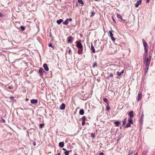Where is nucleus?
Returning a JSON list of instances; mask_svg holds the SVG:
<instances>
[{
	"instance_id": "1",
	"label": "nucleus",
	"mask_w": 155,
	"mask_h": 155,
	"mask_svg": "<svg viewBox=\"0 0 155 155\" xmlns=\"http://www.w3.org/2000/svg\"><path fill=\"white\" fill-rule=\"evenodd\" d=\"M145 58H144V62L146 63V66H149L150 64V61L151 60V56L150 55L149 58L147 57V56H146V54L144 53Z\"/></svg>"
},
{
	"instance_id": "2",
	"label": "nucleus",
	"mask_w": 155,
	"mask_h": 155,
	"mask_svg": "<svg viewBox=\"0 0 155 155\" xmlns=\"http://www.w3.org/2000/svg\"><path fill=\"white\" fill-rule=\"evenodd\" d=\"M142 41L143 43V46L144 47L145 53L146 54V56H147V53L148 49V47L145 41L143 39H142Z\"/></svg>"
},
{
	"instance_id": "3",
	"label": "nucleus",
	"mask_w": 155,
	"mask_h": 155,
	"mask_svg": "<svg viewBox=\"0 0 155 155\" xmlns=\"http://www.w3.org/2000/svg\"><path fill=\"white\" fill-rule=\"evenodd\" d=\"M44 72V71L43 68H40L38 71V73L40 74V76H41L43 75Z\"/></svg>"
},
{
	"instance_id": "4",
	"label": "nucleus",
	"mask_w": 155,
	"mask_h": 155,
	"mask_svg": "<svg viewBox=\"0 0 155 155\" xmlns=\"http://www.w3.org/2000/svg\"><path fill=\"white\" fill-rule=\"evenodd\" d=\"M76 46L78 48H82V46L81 42H77Z\"/></svg>"
},
{
	"instance_id": "5",
	"label": "nucleus",
	"mask_w": 155,
	"mask_h": 155,
	"mask_svg": "<svg viewBox=\"0 0 155 155\" xmlns=\"http://www.w3.org/2000/svg\"><path fill=\"white\" fill-rule=\"evenodd\" d=\"M109 33L110 36L112 40L113 41H115V39H114V38L113 37V34L112 32L111 31H109Z\"/></svg>"
},
{
	"instance_id": "6",
	"label": "nucleus",
	"mask_w": 155,
	"mask_h": 155,
	"mask_svg": "<svg viewBox=\"0 0 155 155\" xmlns=\"http://www.w3.org/2000/svg\"><path fill=\"white\" fill-rule=\"evenodd\" d=\"M141 1L139 0L137 1L136 3L135 4V6L136 7H137L141 3Z\"/></svg>"
},
{
	"instance_id": "7",
	"label": "nucleus",
	"mask_w": 155,
	"mask_h": 155,
	"mask_svg": "<svg viewBox=\"0 0 155 155\" xmlns=\"http://www.w3.org/2000/svg\"><path fill=\"white\" fill-rule=\"evenodd\" d=\"M31 102L32 104H36L38 103V101L37 99H31Z\"/></svg>"
},
{
	"instance_id": "8",
	"label": "nucleus",
	"mask_w": 155,
	"mask_h": 155,
	"mask_svg": "<svg viewBox=\"0 0 155 155\" xmlns=\"http://www.w3.org/2000/svg\"><path fill=\"white\" fill-rule=\"evenodd\" d=\"M43 67L44 68L45 70L46 71H48L49 68L48 66V65L47 64H45L43 65Z\"/></svg>"
},
{
	"instance_id": "9",
	"label": "nucleus",
	"mask_w": 155,
	"mask_h": 155,
	"mask_svg": "<svg viewBox=\"0 0 155 155\" xmlns=\"http://www.w3.org/2000/svg\"><path fill=\"white\" fill-rule=\"evenodd\" d=\"M74 38L73 37L69 36L68 37V43H72L73 42Z\"/></svg>"
},
{
	"instance_id": "10",
	"label": "nucleus",
	"mask_w": 155,
	"mask_h": 155,
	"mask_svg": "<svg viewBox=\"0 0 155 155\" xmlns=\"http://www.w3.org/2000/svg\"><path fill=\"white\" fill-rule=\"evenodd\" d=\"M129 116H130V118H132L134 117L133 115V111H131L128 114Z\"/></svg>"
},
{
	"instance_id": "11",
	"label": "nucleus",
	"mask_w": 155,
	"mask_h": 155,
	"mask_svg": "<svg viewBox=\"0 0 155 155\" xmlns=\"http://www.w3.org/2000/svg\"><path fill=\"white\" fill-rule=\"evenodd\" d=\"M142 98V94H138V98L137 99V101H138L140 100Z\"/></svg>"
},
{
	"instance_id": "12",
	"label": "nucleus",
	"mask_w": 155,
	"mask_h": 155,
	"mask_svg": "<svg viewBox=\"0 0 155 155\" xmlns=\"http://www.w3.org/2000/svg\"><path fill=\"white\" fill-rule=\"evenodd\" d=\"M65 105L64 104H62L60 107V108L61 110H63L65 109Z\"/></svg>"
},
{
	"instance_id": "13",
	"label": "nucleus",
	"mask_w": 155,
	"mask_h": 155,
	"mask_svg": "<svg viewBox=\"0 0 155 155\" xmlns=\"http://www.w3.org/2000/svg\"><path fill=\"white\" fill-rule=\"evenodd\" d=\"M64 143L63 142H60L59 143V146L60 147H63L64 146Z\"/></svg>"
},
{
	"instance_id": "14",
	"label": "nucleus",
	"mask_w": 155,
	"mask_h": 155,
	"mask_svg": "<svg viewBox=\"0 0 155 155\" xmlns=\"http://www.w3.org/2000/svg\"><path fill=\"white\" fill-rule=\"evenodd\" d=\"M82 50L83 48H78V52L80 54H81L82 53Z\"/></svg>"
},
{
	"instance_id": "15",
	"label": "nucleus",
	"mask_w": 155,
	"mask_h": 155,
	"mask_svg": "<svg viewBox=\"0 0 155 155\" xmlns=\"http://www.w3.org/2000/svg\"><path fill=\"white\" fill-rule=\"evenodd\" d=\"M117 17L118 18H120L122 20L124 21V20L122 18L121 16L120 15H119L118 13H117Z\"/></svg>"
},
{
	"instance_id": "16",
	"label": "nucleus",
	"mask_w": 155,
	"mask_h": 155,
	"mask_svg": "<svg viewBox=\"0 0 155 155\" xmlns=\"http://www.w3.org/2000/svg\"><path fill=\"white\" fill-rule=\"evenodd\" d=\"M91 49L92 50L93 52L94 53L95 52V49H94L93 45H92V44L91 46Z\"/></svg>"
},
{
	"instance_id": "17",
	"label": "nucleus",
	"mask_w": 155,
	"mask_h": 155,
	"mask_svg": "<svg viewBox=\"0 0 155 155\" xmlns=\"http://www.w3.org/2000/svg\"><path fill=\"white\" fill-rule=\"evenodd\" d=\"M84 113V111L83 109H81L79 111V114L81 115H83Z\"/></svg>"
},
{
	"instance_id": "18",
	"label": "nucleus",
	"mask_w": 155,
	"mask_h": 155,
	"mask_svg": "<svg viewBox=\"0 0 155 155\" xmlns=\"http://www.w3.org/2000/svg\"><path fill=\"white\" fill-rule=\"evenodd\" d=\"M124 71L123 70H122V71L120 72H117V74L118 76H120L122 74L124 73Z\"/></svg>"
},
{
	"instance_id": "19",
	"label": "nucleus",
	"mask_w": 155,
	"mask_h": 155,
	"mask_svg": "<svg viewBox=\"0 0 155 155\" xmlns=\"http://www.w3.org/2000/svg\"><path fill=\"white\" fill-rule=\"evenodd\" d=\"M114 124H115L116 126L118 127L119 126L120 122L119 121H116L114 122Z\"/></svg>"
},
{
	"instance_id": "20",
	"label": "nucleus",
	"mask_w": 155,
	"mask_h": 155,
	"mask_svg": "<svg viewBox=\"0 0 155 155\" xmlns=\"http://www.w3.org/2000/svg\"><path fill=\"white\" fill-rule=\"evenodd\" d=\"M63 20L61 19H60L59 20H58L57 21V23L58 24H60L62 21Z\"/></svg>"
},
{
	"instance_id": "21",
	"label": "nucleus",
	"mask_w": 155,
	"mask_h": 155,
	"mask_svg": "<svg viewBox=\"0 0 155 155\" xmlns=\"http://www.w3.org/2000/svg\"><path fill=\"white\" fill-rule=\"evenodd\" d=\"M129 123L130 124H133V121L132 119L130 118L129 119Z\"/></svg>"
},
{
	"instance_id": "22",
	"label": "nucleus",
	"mask_w": 155,
	"mask_h": 155,
	"mask_svg": "<svg viewBox=\"0 0 155 155\" xmlns=\"http://www.w3.org/2000/svg\"><path fill=\"white\" fill-rule=\"evenodd\" d=\"M78 2L79 3L81 4L82 5H83L84 4L82 0H78Z\"/></svg>"
},
{
	"instance_id": "23",
	"label": "nucleus",
	"mask_w": 155,
	"mask_h": 155,
	"mask_svg": "<svg viewBox=\"0 0 155 155\" xmlns=\"http://www.w3.org/2000/svg\"><path fill=\"white\" fill-rule=\"evenodd\" d=\"M127 119L125 118L123 121V126L125 124L126 121Z\"/></svg>"
},
{
	"instance_id": "24",
	"label": "nucleus",
	"mask_w": 155,
	"mask_h": 155,
	"mask_svg": "<svg viewBox=\"0 0 155 155\" xmlns=\"http://www.w3.org/2000/svg\"><path fill=\"white\" fill-rule=\"evenodd\" d=\"M63 23L65 25H67L68 24V19H67L64 22H63Z\"/></svg>"
},
{
	"instance_id": "25",
	"label": "nucleus",
	"mask_w": 155,
	"mask_h": 155,
	"mask_svg": "<svg viewBox=\"0 0 155 155\" xmlns=\"http://www.w3.org/2000/svg\"><path fill=\"white\" fill-rule=\"evenodd\" d=\"M134 153V151L133 150H130L129 152L128 155H130Z\"/></svg>"
},
{
	"instance_id": "26",
	"label": "nucleus",
	"mask_w": 155,
	"mask_h": 155,
	"mask_svg": "<svg viewBox=\"0 0 155 155\" xmlns=\"http://www.w3.org/2000/svg\"><path fill=\"white\" fill-rule=\"evenodd\" d=\"M108 74L109 76V77H113V74L111 73L108 72Z\"/></svg>"
},
{
	"instance_id": "27",
	"label": "nucleus",
	"mask_w": 155,
	"mask_h": 155,
	"mask_svg": "<svg viewBox=\"0 0 155 155\" xmlns=\"http://www.w3.org/2000/svg\"><path fill=\"white\" fill-rule=\"evenodd\" d=\"M130 124L129 123H128L126 126V127L127 128L129 127H130Z\"/></svg>"
},
{
	"instance_id": "28",
	"label": "nucleus",
	"mask_w": 155,
	"mask_h": 155,
	"mask_svg": "<svg viewBox=\"0 0 155 155\" xmlns=\"http://www.w3.org/2000/svg\"><path fill=\"white\" fill-rule=\"evenodd\" d=\"M146 68L145 69V73H147L148 71V68H149V66H146Z\"/></svg>"
},
{
	"instance_id": "29",
	"label": "nucleus",
	"mask_w": 155,
	"mask_h": 155,
	"mask_svg": "<svg viewBox=\"0 0 155 155\" xmlns=\"http://www.w3.org/2000/svg\"><path fill=\"white\" fill-rule=\"evenodd\" d=\"M103 101L105 102H108V100L107 98H103Z\"/></svg>"
},
{
	"instance_id": "30",
	"label": "nucleus",
	"mask_w": 155,
	"mask_h": 155,
	"mask_svg": "<svg viewBox=\"0 0 155 155\" xmlns=\"http://www.w3.org/2000/svg\"><path fill=\"white\" fill-rule=\"evenodd\" d=\"M21 28L22 31H24L25 29V27L23 26H21Z\"/></svg>"
},
{
	"instance_id": "31",
	"label": "nucleus",
	"mask_w": 155,
	"mask_h": 155,
	"mask_svg": "<svg viewBox=\"0 0 155 155\" xmlns=\"http://www.w3.org/2000/svg\"><path fill=\"white\" fill-rule=\"evenodd\" d=\"M44 125V124H40L39 127L40 128H42Z\"/></svg>"
},
{
	"instance_id": "32",
	"label": "nucleus",
	"mask_w": 155,
	"mask_h": 155,
	"mask_svg": "<svg viewBox=\"0 0 155 155\" xmlns=\"http://www.w3.org/2000/svg\"><path fill=\"white\" fill-rule=\"evenodd\" d=\"M97 66V64L96 63H94L93 65V68H95L96 66Z\"/></svg>"
},
{
	"instance_id": "33",
	"label": "nucleus",
	"mask_w": 155,
	"mask_h": 155,
	"mask_svg": "<svg viewBox=\"0 0 155 155\" xmlns=\"http://www.w3.org/2000/svg\"><path fill=\"white\" fill-rule=\"evenodd\" d=\"M86 117H85V116H84L83 117H82V120L83 121H85V120H86Z\"/></svg>"
},
{
	"instance_id": "34",
	"label": "nucleus",
	"mask_w": 155,
	"mask_h": 155,
	"mask_svg": "<svg viewBox=\"0 0 155 155\" xmlns=\"http://www.w3.org/2000/svg\"><path fill=\"white\" fill-rule=\"evenodd\" d=\"M91 137H92L93 138L94 137L95 135H94V134L93 133L91 134Z\"/></svg>"
},
{
	"instance_id": "35",
	"label": "nucleus",
	"mask_w": 155,
	"mask_h": 155,
	"mask_svg": "<svg viewBox=\"0 0 155 155\" xmlns=\"http://www.w3.org/2000/svg\"><path fill=\"white\" fill-rule=\"evenodd\" d=\"M64 153L65 155H68V150H66L64 152Z\"/></svg>"
},
{
	"instance_id": "36",
	"label": "nucleus",
	"mask_w": 155,
	"mask_h": 155,
	"mask_svg": "<svg viewBox=\"0 0 155 155\" xmlns=\"http://www.w3.org/2000/svg\"><path fill=\"white\" fill-rule=\"evenodd\" d=\"M91 16H93L94 15L95 13H94V12H91Z\"/></svg>"
},
{
	"instance_id": "37",
	"label": "nucleus",
	"mask_w": 155,
	"mask_h": 155,
	"mask_svg": "<svg viewBox=\"0 0 155 155\" xmlns=\"http://www.w3.org/2000/svg\"><path fill=\"white\" fill-rule=\"evenodd\" d=\"M10 98L11 100L13 101L14 100V97H10Z\"/></svg>"
},
{
	"instance_id": "38",
	"label": "nucleus",
	"mask_w": 155,
	"mask_h": 155,
	"mask_svg": "<svg viewBox=\"0 0 155 155\" xmlns=\"http://www.w3.org/2000/svg\"><path fill=\"white\" fill-rule=\"evenodd\" d=\"M85 124V121H82V124L83 126Z\"/></svg>"
},
{
	"instance_id": "39",
	"label": "nucleus",
	"mask_w": 155,
	"mask_h": 155,
	"mask_svg": "<svg viewBox=\"0 0 155 155\" xmlns=\"http://www.w3.org/2000/svg\"><path fill=\"white\" fill-rule=\"evenodd\" d=\"M49 46L50 47H53V45L51 44H50L49 45Z\"/></svg>"
},
{
	"instance_id": "40",
	"label": "nucleus",
	"mask_w": 155,
	"mask_h": 155,
	"mask_svg": "<svg viewBox=\"0 0 155 155\" xmlns=\"http://www.w3.org/2000/svg\"><path fill=\"white\" fill-rule=\"evenodd\" d=\"M110 109V108L109 106L107 107V110H109Z\"/></svg>"
},
{
	"instance_id": "41",
	"label": "nucleus",
	"mask_w": 155,
	"mask_h": 155,
	"mask_svg": "<svg viewBox=\"0 0 155 155\" xmlns=\"http://www.w3.org/2000/svg\"><path fill=\"white\" fill-rule=\"evenodd\" d=\"M99 155H104V153L103 152H101L99 153Z\"/></svg>"
},
{
	"instance_id": "42",
	"label": "nucleus",
	"mask_w": 155,
	"mask_h": 155,
	"mask_svg": "<svg viewBox=\"0 0 155 155\" xmlns=\"http://www.w3.org/2000/svg\"><path fill=\"white\" fill-rule=\"evenodd\" d=\"M3 16L2 13L1 12H0V16L2 17Z\"/></svg>"
},
{
	"instance_id": "43",
	"label": "nucleus",
	"mask_w": 155,
	"mask_h": 155,
	"mask_svg": "<svg viewBox=\"0 0 155 155\" xmlns=\"http://www.w3.org/2000/svg\"><path fill=\"white\" fill-rule=\"evenodd\" d=\"M72 20V19L71 18H68V21H71Z\"/></svg>"
},
{
	"instance_id": "44",
	"label": "nucleus",
	"mask_w": 155,
	"mask_h": 155,
	"mask_svg": "<svg viewBox=\"0 0 155 155\" xmlns=\"http://www.w3.org/2000/svg\"><path fill=\"white\" fill-rule=\"evenodd\" d=\"M2 121H3L4 122H5V120L2 118Z\"/></svg>"
},
{
	"instance_id": "45",
	"label": "nucleus",
	"mask_w": 155,
	"mask_h": 155,
	"mask_svg": "<svg viewBox=\"0 0 155 155\" xmlns=\"http://www.w3.org/2000/svg\"><path fill=\"white\" fill-rule=\"evenodd\" d=\"M150 0H147V3H148L150 2Z\"/></svg>"
},
{
	"instance_id": "46",
	"label": "nucleus",
	"mask_w": 155,
	"mask_h": 155,
	"mask_svg": "<svg viewBox=\"0 0 155 155\" xmlns=\"http://www.w3.org/2000/svg\"><path fill=\"white\" fill-rule=\"evenodd\" d=\"M112 19L114 21V22L115 23L116 22H115V19H114L113 17L112 18Z\"/></svg>"
},
{
	"instance_id": "47",
	"label": "nucleus",
	"mask_w": 155,
	"mask_h": 155,
	"mask_svg": "<svg viewBox=\"0 0 155 155\" xmlns=\"http://www.w3.org/2000/svg\"><path fill=\"white\" fill-rule=\"evenodd\" d=\"M70 51H71V50L70 49L69 50H68V53L69 54H70Z\"/></svg>"
},
{
	"instance_id": "48",
	"label": "nucleus",
	"mask_w": 155,
	"mask_h": 155,
	"mask_svg": "<svg viewBox=\"0 0 155 155\" xmlns=\"http://www.w3.org/2000/svg\"><path fill=\"white\" fill-rule=\"evenodd\" d=\"M110 77H109V76H107V79H109Z\"/></svg>"
},
{
	"instance_id": "49",
	"label": "nucleus",
	"mask_w": 155,
	"mask_h": 155,
	"mask_svg": "<svg viewBox=\"0 0 155 155\" xmlns=\"http://www.w3.org/2000/svg\"><path fill=\"white\" fill-rule=\"evenodd\" d=\"M134 155H138V154L137 153H136L135 154H134Z\"/></svg>"
},
{
	"instance_id": "50",
	"label": "nucleus",
	"mask_w": 155,
	"mask_h": 155,
	"mask_svg": "<svg viewBox=\"0 0 155 155\" xmlns=\"http://www.w3.org/2000/svg\"><path fill=\"white\" fill-rule=\"evenodd\" d=\"M58 155H61V154H60V153H59L58 154Z\"/></svg>"
},
{
	"instance_id": "51",
	"label": "nucleus",
	"mask_w": 155,
	"mask_h": 155,
	"mask_svg": "<svg viewBox=\"0 0 155 155\" xmlns=\"http://www.w3.org/2000/svg\"><path fill=\"white\" fill-rule=\"evenodd\" d=\"M35 145H36L35 143H34V146H35Z\"/></svg>"
},
{
	"instance_id": "52",
	"label": "nucleus",
	"mask_w": 155,
	"mask_h": 155,
	"mask_svg": "<svg viewBox=\"0 0 155 155\" xmlns=\"http://www.w3.org/2000/svg\"><path fill=\"white\" fill-rule=\"evenodd\" d=\"M63 150H65V149H64V148H63Z\"/></svg>"
},
{
	"instance_id": "53",
	"label": "nucleus",
	"mask_w": 155,
	"mask_h": 155,
	"mask_svg": "<svg viewBox=\"0 0 155 155\" xmlns=\"http://www.w3.org/2000/svg\"><path fill=\"white\" fill-rule=\"evenodd\" d=\"M74 155H77L76 154H74Z\"/></svg>"
},
{
	"instance_id": "54",
	"label": "nucleus",
	"mask_w": 155,
	"mask_h": 155,
	"mask_svg": "<svg viewBox=\"0 0 155 155\" xmlns=\"http://www.w3.org/2000/svg\"><path fill=\"white\" fill-rule=\"evenodd\" d=\"M110 48V49H111L112 48L111 47Z\"/></svg>"
}]
</instances>
